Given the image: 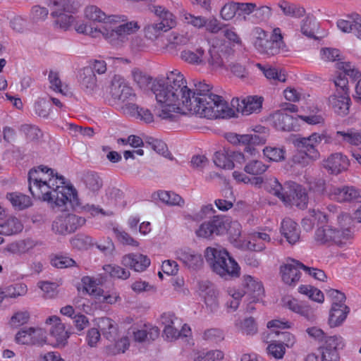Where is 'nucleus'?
<instances>
[{
  "label": "nucleus",
  "instance_id": "obj_15",
  "mask_svg": "<svg viewBox=\"0 0 361 361\" xmlns=\"http://www.w3.org/2000/svg\"><path fill=\"white\" fill-rule=\"evenodd\" d=\"M323 166L330 173L337 175L347 170L349 160L341 153H334L324 161Z\"/></svg>",
  "mask_w": 361,
  "mask_h": 361
},
{
  "label": "nucleus",
  "instance_id": "obj_42",
  "mask_svg": "<svg viewBox=\"0 0 361 361\" xmlns=\"http://www.w3.org/2000/svg\"><path fill=\"white\" fill-rule=\"evenodd\" d=\"M264 156L270 161H281L285 160L286 151L283 147H266L263 149Z\"/></svg>",
  "mask_w": 361,
  "mask_h": 361
},
{
  "label": "nucleus",
  "instance_id": "obj_62",
  "mask_svg": "<svg viewBox=\"0 0 361 361\" xmlns=\"http://www.w3.org/2000/svg\"><path fill=\"white\" fill-rule=\"evenodd\" d=\"M113 231L118 240L122 244L134 247H137L139 245V243L125 231L120 230L118 228H114Z\"/></svg>",
  "mask_w": 361,
  "mask_h": 361
},
{
  "label": "nucleus",
  "instance_id": "obj_27",
  "mask_svg": "<svg viewBox=\"0 0 361 361\" xmlns=\"http://www.w3.org/2000/svg\"><path fill=\"white\" fill-rule=\"evenodd\" d=\"M243 285L247 289L245 293L250 294L253 301H258L263 296L264 290L262 284L254 279L251 276L247 275L243 276Z\"/></svg>",
  "mask_w": 361,
  "mask_h": 361
},
{
  "label": "nucleus",
  "instance_id": "obj_25",
  "mask_svg": "<svg viewBox=\"0 0 361 361\" xmlns=\"http://www.w3.org/2000/svg\"><path fill=\"white\" fill-rule=\"evenodd\" d=\"M48 6L53 10L51 16L63 13H72L78 8L79 4L76 0H49Z\"/></svg>",
  "mask_w": 361,
  "mask_h": 361
},
{
  "label": "nucleus",
  "instance_id": "obj_60",
  "mask_svg": "<svg viewBox=\"0 0 361 361\" xmlns=\"http://www.w3.org/2000/svg\"><path fill=\"white\" fill-rule=\"evenodd\" d=\"M190 42V37L187 35L173 33L169 38L167 47L171 49L176 48L178 46L188 44Z\"/></svg>",
  "mask_w": 361,
  "mask_h": 361
},
{
  "label": "nucleus",
  "instance_id": "obj_1",
  "mask_svg": "<svg viewBox=\"0 0 361 361\" xmlns=\"http://www.w3.org/2000/svg\"><path fill=\"white\" fill-rule=\"evenodd\" d=\"M157 82H164V85L180 94L183 107L189 109L192 114L209 119L231 117L234 114L222 97L212 92L210 85L199 82L191 90L188 87L183 75L178 70L169 72L165 78Z\"/></svg>",
  "mask_w": 361,
  "mask_h": 361
},
{
  "label": "nucleus",
  "instance_id": "obj_39",
  "mask_svg": "<svg viewBox=\"0 0 361 361\" xmlns=\"http://www.w3.org/2000/svg\"><path fill=\"white\" fill-rule=\"evenodd\" d=\"M85 15L87 19L98 23H106L110 18L104 12L96 6H87L85 10Z\"/></svg>",
  "mask_w": 361,
  "mask_h": 361
},
{
  "label": "nucleus",
  "instance_id": "obj_26",
  "mask_svg": "<svg viewBox=\"0 0 361 361\" xmlns=\"http://www.w3.org/2000/svg\"><path fill=\"white\" fill-rule=\"evenodd\" d=\"M150 10L160 20L159 25L169 30L176 25V17L169 11L161 6H152Z\"/></svg>",
  "mask_w": 361,
  "mask_h": 361
},
{
  "label": "nucleus",
  "instance_id": "obj_61",
  "mask_svg": "<svg viewBox=\"0 0 361 361\" xmlns=\"http://www.w3.org/2000/svg\"><path fill=\"white\" fill-rule=\"evenodd\" d=\"M151 148L157 152L158 154H161L163 157L173 160V157L171 152L169 151L167 145L165 142L159 140H154L151 142H149Z\"/></svg>",
  "mask_w": 361,
  "mask_h": 361
},
{
  "label": "nucleus",
  "instance_id": "obj_14",
  "mask_svg": "<svg viewBox=\"0 0 361 361\" xmlns=\"http://www.w3.org/2000/svg\"><path fill=\"white\" fill-rule=\"evenodd\" d=\"M329 104L336 114L345 116L349 112L350 98L348 92L340 94L338 90L329 97Z\"/></svg>",
  "mask_w": 361,
  "mask_h": 361
},
{
  "label": "nucleus",
  "instance_id": "obj_36",
  "mask_svg": "<svg viewBox=\"0 0 361 361\" xmlns=\"http://www.w3.org/2000/svg\"><path fill=\"white\" fill-rule=\"evenodd\" d=\"M0 233L5 235L16 234L23 229V225L20 220L15 216L8 217L5 222L0 224Z\"/></svg>",
  "mask_w": 361,
  "mask_h": 361
},
{
  "label": "nucleus",
  "instance_id": "obj_34",
  "mask_svg": "<svg viewBox=\"0 0 361 361\" xmlns=\"http://www.w3.org/2000/svg\"><path fill=\"white\" fill-rule=\"evenodd\" d=\"M314 240L319 245L331 246L333 245V226L319 227L314 233Z\"/></svg>",
  "mask_w": 361,
  "mask_h": 361
},
{
  "label": "nucleus",
  "instance_id": "obj_9",
  "mask_svg": "<svg viewBox=\"0 0 361 361\" xmlns=\"http://www.w3.org/2000/svg\"><path fill=\"white\" fill-rule=\"evenodd\" d=\"M139 26L136 22L131 21L121 24L115 28H104L102 35L110 41L111 43L116 44L117 41L124 42L127 39V35L135 33Z\"/></svg>",
  "mask_w": 361,
  "mask_h": 361
},
{
  "label": "nucleus",
  "instance_id": "obj_43",
  "mask_svg": "<svg viewBox=\"0 0 361 361\" xmlns=\"http://www.w3.org/2000/svg\"><path fill=\"white\" fill-rule=\"evenodd\" d=\"M32 247V241L27 239L9 244L6 250L12 254L20 255L28 252Z\"/></svg>",
  "mask_w": 361,
  "mask_h": 361
},
{
  "label": "nucleus",
  "instance_id": "obj_29",
  "mask_svg": "<svg viewBox=\"0 0 361 361\" xmlns=\"http://www.w3.org/2000/svg\"><path fill=\"white\" fill-rule=\"evenodd\" d=\"M98 326L104 337L110 341H116L118 338V329L116 323L108 317L99 319Z\"/></svg>",
  "mask_w": 361,
  "mask_h": 361
},
{
  "label": "nucleus",
  "instance_id": "obj_64",
  "mask_svg": "<svg viewBox=\"0 0 361 361\" xmlns=\"http://www.w3.org/2000/svg\"><path fill=\"white\" fill-rule=\"evenodd\" d=\"M237 2L231 1L222 7L220 14L224 20H229L237 15Z\"/></svg>",
  "mask_w": 361,
  "mask_h": 361
},
{
  "label": "nucleus",
  "instance_id": "obj_46",
  "mask_svg": "<svg viewBox=\"0 0 361 361\" xmlns=\"http://www.w3.org/2000/svg\"><path fill=\"white\" fill-rule=\"evenodd\" d=\"M52 17L55 18L54 20V27L63 31L67 30L74 20V17L72 15L66 13H59Z\"/></svg>",
  "mask_w": 361,
  "mask_h": 361
},
{
  "label": "nucleus",
  "instance_id": "obj_5",
  "mask_svg": "<svg viewBox=\"0 0 361 361\" xmlns=\"http://www.w3.org/2000/svg\"><path fill=\"white\" fill-rule=\"evenodd\" d=\"M228 219L225 216H214L209 220L203 222L196 231L200 238L213 239L214 236L224 234L228 231Z\"/></svg>",
  "mask_w": 361,
  "mask_h": 361
},
{
  "label": "nucleus",
  "instance_id": "obj_44",
  "mask_svg": "<svg viewBox=\"0 0 361 361\" xmlns=\"http://www.w3.org/2000/svg\"><path fill=\"white\" fill-rule=\"evenodd\" d=\"M318 29L319 23L315 19L307 17L302 20L301 32L309 38L316 39L315 33L317 32Z\"/></svg>",
  "mask_w": 361,
  "mask_h": 361
},
{
  "label": "nucleus",
  "instance_id": "obj_51",
  "mask_svg": "<svg viewBox=\"0 0 361 361\" xmlns=\"http://www.w3.org/2000/svg\"><path fill=\"white\" fill-rule=\"evenodd\" d=\"M166 31H168L167 29L162 27L157 23L149 24L144 29L145 36L152 41L157 39L161 35L162 32Z\"/></svg>",
  "mask_w": 361,
  "mask_h": 361
},
{
  "label": "nucleus",
  "instance_id": "obj_19",
  "mask_svg": "<svg viewBox=\"0 0 361 361\" xmlns=\"http://www.w3.org/2000/svg\"><path fill=\"white\" fill-rule=\"evenodd\" d=\"M121 264L126 267H130L135 271H144L149 265L150 259L147 255L139 253H130L124 255L121 259Z\"/></svg>",
  "mask_w": 361,
  "mask_h": 361
},
{
  "label": "nucleus",
  "instance_id": "obj_23",
  "mask_svg": "<svg viewBox=\"0 0 361 361\" xmlns=\"http://www.w3.org/2000/svg\"><path fill=\"white\" fill-rule=\"evenodd\" d=\"M280 232L290 244H295L300 239V229L298 224L291 219H284L281 224Z\"/></svg>",
  "mask_w": 361,
  "mask_h": 361
},
{
  "label": "nucleus",
  "instance_id": "obj_41",
  "mask_svg": "<svg viewBox=\"0 0 361 361\" xmlns=\"http://www.w3.org/2000/svg\"><path fill=\"white\" fill-rule=\"evenodd\" d=\"M256 66L263 72L264 76L269 80H277L282 82L286 81V75L282 73L281 71H279L275 68L269 66H264L260 63H257Z\"/></svg>",
  "mask_w": 361,
  "mask_h": 361
},
{
  "label": "nucleus",
  "instance_id": "obj_24",
  "mask_svg": "<svg viewBox=\"0 0 361 361\" xmlns=\"http://www.w3.org/2000/svg\"><path fill=\"white\" fill-rule=\"evenodd\" d=\"M350 312V308L347 305H341L336 303L332 304L329 311L328 324L330 327L341 326Z\"/></svg>",
  "mask_w": 361,
  "mask_h": 361
},
{
  "label": "nucleus",
  "instance_id": "obj_53",
  "mask_svg": "<svg viewBox=\"0 0 361 361\" xmlns=\"http://www.w3.org/2000/svg\"><path fill=\"white\" fill-rule=\"evenodd\" d=\"M279 6L286 16L300 18L305 14V9L303 8L298 7L295 5L290 4L286 1L280 3Z\"/></svg>",
  "mask_w": 361,
  "mask_h": 361
},
{
  "label": "nucleus",
  "instance_id": "obj_63",
  "mask_svg": "<svg viewBox=\"0 0 361 361\" xmlns=\"http://www.w3.org/2000/svg\"><path fill=\"white\" fill-rule=\"evenodd\" d=\"M129 342L127 337H123L113 345H109L106 347L109 354L116 355L120 353H124L128 348Z\"/></svg>",
  "mask_w": 361,
  "mask_h": 361
},
{
  "label": "nucleus",
  "instance_id": "obj_35",
  "mask_svg": "<svg viewBox=\"0 0 361 361\" xmlns=\"http://www.w3.org/2000/svg\"><path fill=\"white\" fill-rule=\"evenodd\" d=\"M354 238V231L341 229L333 226V245L338 247L346 245Z\"/></svg>",
  "mask_w": 361,
  "mask_h": 361
},
{
  "label": "nucleus",
  "instance_id": "obj_10",
  "mask_svg": "<svg viewBox=\"0 0 361 361\" xmlns=\"http://www.w3.org/2000/svg\"><path fill=\"white\" fill-rule=\"evenodd\" d=\"M329 196L338 202H361V190L353 186L332 187Z\"/></svg>",
  "mask_w": 361,
  "mask_h": 361
},
{
  "label": "nucleus",
  "instance_id": "obj_20",
  "mask_svg": "<svg viewBox=\"0 0 361 361\" xmlns=\"http://www.w3.org/2000/svg\"><path fill=\"white\" fill-rule=\"evenodd\" d=\"M46 324L52 325L49 331L50 336L55 338L58 345H64L69 337V334L65 329V326L61 323L57 316H51L46 319Z\"/></svg>",
  "mask_w": 361,
  "mask_h": 361
},
{
  "label": "nucleus",
  "instance_id": "obj_18",
  "mask_svg": "<svg viewBox=\"0 0 361 361\" xmlns=\"http://www.w3.org/2000/svg\"><path fill=\"white\" fill-rule=\"evenodd\" d=\"M346 20H338V27L343 32L352 33L361 40V16L355 13L348 16Z\"/></svg>",
  "mask_w": 361,
  "mask_h": 361
},
{
  "label": "nucleus",
  "instance_id": "obj_38",
  "mask_svg": "<svg viewBox=\"0 0 361 361\" xmlns=\"http://www.w3.org/2000/svg\"><path fill=\"white\" fill-rule=\"evenodd\" d=\"M82 181L86 188L92 192L98 191L103 185L102 178L94 172L86 173L82 178Z\"/></svg>",
  "mask_w": 361,
  "mask_h": 361
},
{
  "label": "nucleus",
  "instance_id": "obj_56",
  "mask_svg": "<svg viewBox=\"0 0 361 361\" xmlns=\"http://www.w3.org/2000/svg\"><path fill=\"white\" fill-rule=\"evenodd\" d=\"M267 169L268 166L258 160L250 161L244 167L245 171L251 175H261L264 173Z\"/></svg>",
  "mask_w": 361,
  "mask_h": 361
},
{
  "label": "nucleus",
  "instance_id": "obj_31",
  "mask_svg": "<svg viewBox=\"0 0 361 361\" xmlns=\"http://www.w3.org/2000/svg\"><path fill=\"white\" fill-rule=\"evenodd\" d=\"M13 207L17 210H23L32 205V201L29 196L18 192H8L6 195Z\"/></svg>",
  "mask_w": 361,
  "mask_h": 361
},
{
  "label": "nucleus",
  "instance_id": "obj_30",
  "mask_svg": "<svg viewBox=\"0 0 361 361\" xmlns=\"http://www.w3.org/2000/svg\"><path fill=\"white\" fill-rule=\"evenodd\" d=\"M294 259L292 261L293 263L288 264L281 267V272L282 274V280L284 283L288 285H295L300 277V272L298 268H300L299 265L294 262Z\"/></svg>",
  "mask_w": 361,
  "mask_h": 361
},
{
  "label": "nucleus",
  "instance_id": "obj_58",
  "mask_svg": "<svg viewBox=\"0 0 361 361\" xmlns=\"http://www.w3.org/2000/svg\"><path fill=\"white\" fill-rule=\"evenodd\" d=\"M20 131L30 141L37 140L42 136L41 130L37 126L30 124L22 125Z\"/></svg>",
  "mask_w": 361,
  "mask_h": 361
},
{
  "label": "nucleus",
  "instance_id": "obj_48",
  "mask_svg": "<svg viewBox=\"0 0 361 361\" xmlns=\"http://www.w3.org/2000/svg\"><path fill=\"white\" fill-rule=\"evenodd\" d=\"M337 135L343 137V141L350 145L358 146L361 144V133L357 130L349 129L346 132L337 131Z\"/></svg>",
  "mask_w": 361,
  "mask_h": 361
},
{
  "label": "nucleus",
  "instance_id": "obj_50",
  "mask_svg": "<svg viewBox=\"0 0 361 361\" xmlns=\"http://www.w3.org/2000/svg\"><path fill=\"white\" fill-rule=\"evenodd\" d=\"M83 289L91 295L99 297L104 290L97 286L94 280L90 276H84L82 279Z\"/></svg>",
  "mask_w": 361,
  "mask_h": 361
},
{
  "label": "nucleus",
  "instance_id": "obj_33",
  "mask_svg": "<svg viewBox=\"0 0 361 361\" xmlns=\"http://www.w3.org/2000/svg\"><path fill=\"white\" fill-rule=\"evenodd\" d=\"M180 57L183 61L191 64L202 65L206 63L204 51L201 47L197 48L195 51L184 49L180 52Z\"/></svg>",
  "mask_w": 361,
  "mask_h": 361
},
{
  "label": "nucleus",
  "instance_id": "obj_55",
  "mask_svg": "<svg viewBox=\"0 0 361 361\" xmlns=\"http://www.w3.org/2000/svg\"><path fill=\"white\" fill-rule=\"evenodd\" d=\"M271 8L267 6H257L255 4V8L252 14V20L255 22L267 21L271 16Z\"/></svg>",
  "mask_w": 361,
  "mask_h": 361
},
{
  "label": "nucleus",
  "instance_id": "obj_3",
  "mask_svg": "<svg viewBox=\"0 0 361 361\" xmlns=\"http://www.w3.org/2000/svg\"><path fill=\"white\" fill-rule=\"evenodd\" d=\"M283 45V37L279 27L274 29L269 37L265 31L260 30L254 42V46L259 52L269 56L278 54Z\"/></svg>",
  "mask_w": 361,
  "mask_h": 361
},
{
  "label": "nucleus",
  "instance_id": "obj_17",
  "mask_svg": "<svg viewBox=\"0 0 361 361\" xmlns=\"http://www.w3.org/2000/svg\"><path fill=\"white\" fill-rule=\"evenodd\" d=\"M269 121L279 130L291 131L294 130L295 119L290 115L279 110L270 115Z\"/></svg>",
  "mask_w": 361,
  "mask_h": 361
},
{
  "label": "nucleus",
  "instance_id": "obj_22",
  "mask_svg": "<svg viewBox=\"0 0 361 361\" xmlns=\"http://www.w3.org/2000/svg\"><path fill=\"white\" fill-rule=\"evenodd\" d=\"M206 63L214 69L227 68V63L229 60L227 54L224 51H220L219 48L213 47L209 49L208 54L204 56Z\"/></svg>",
  "mask_w": 361,
  "mask_h": 361
},
{
  "label": "nucleus",
  "instance_id": "obj_8",
  "mask_svg": "<svg viewBox=\"0 0 361 361\" xmlns=\"http://www.w3.org/2000/svg\"><path fill=\"white\" fill-rule=\"evenodd\" d=\"M54 177L40 174V171L35 168L30 170L28 173L29 190L32 195L37 199H41L44 195L43 191H48L54 185L52 182Z\"/></svg>",
  "mask_w": 361,
  "mask_h": 361
},
{
  "label": "nucleus",
  "instance_id": "obj_59",
  "mask_svg": "<svg viewBox=\"0 0 361 361\" xmlns=\"http://www.w3.org/2000/svg\"><path fill=\"white\" fill-rule=\"evenodd\" d=\"M267 353L275 359L283 358L286 353V347L281 342L273 341L267 348Z\"/></svg>",
  "mask_w": 361,
  "mask_h": 361
},
{
  "label": "nucleus",
  "instance_id": "obj_54",
  "mask_svg": "<svg viewBox=\"0 0 361 361\" xmlns=\"http://www.w3.org/2000/svg\"><path fill=\"white\" fill-rule=\"evenodd\" d=\"M132 76L134 82L140 89L147 88L152 82V78L138 68H134L132 71Z\"/></svg>",
  "mask_w": 361,
  "mask_h": 361
},
{
  "label": "nucleus",
  "instance_id": "obj_28",
  "mask_svg": "<svg viewBox=\"0 0 361 361\" xmlns=\"http://www.w3.org/2000/svg\"><path fill=\"white\" fill-rule=\"evenodd\" d=\"M220 265L223 267L224 273H216L221 277H238L240 276V267L227 252V257H220Z\"/></svg>",
  "mask_w": 361,
  "mask_h": 361
},
{
  "label": "nucleus",
  "instance_id": "obj_57",
  "mask_svg": "<svg viewBox=\"0 0 361 361\" xmlns=\"http://www.w3.org/2000/svg\"><path fill=\"white\" fill-rule=\"evenodd\" d=\"M229 153L217 152L214 154V164L224 169H232L234 167V164L229 157Z\"/></svg>",
  "mask_w": 361,
  "mask_h": 361
},
{
  "label": "nucleus",
  "instance_id": "obj_13",
  "mask_svg": "<svg viewBox=\"0 0 361 361\" xmlns=\"http://www.w3.org/2000/svg\"><path fill=\"white\" fill-rule=\"evenodd\" d=\"M176 259L181 261L189 269L197 270L203 266V259L201 254L196 252L189 247L179 248L176 251Z\"/></svg>",
  "mask_w": 361,
  "mask_h": 361
},
{
  "label": "nucleus",
  "instance_id": "obj_4",
  "mask_svg": "<svg viewBox=\"0 0 361 361\" xmlns=\"http://www.w3.org/2000/svg\"><path fill=\"white\" fill-rule=\"evenodd\" d=\"M44 195L40 200L48 202H54L56 206L61 207L67 202L73 205L78 204V195L72 186L56 185L48 191H43Z\"/></svg>",
  "mask_w": 361,
  "mask_h": 361
},
{
  "label": "nucleus",
  "instance_id": "obj_47",
  "mask_svg": "<svg viewBox=\"0 0 361 361\" xmlns=\"http://www.w3.org/2000/svg\"><path fill=\"white\" fill-rule=\"evenodd\" d=\"M104 269L114 278L126 280L130 276L128 270L116 264H106L104 266Z\"/></svg>",
  "mask_w": 361,
  "mask_h": 361
},
{
  "label": "nucleus",
  "instance_id": "obj_6",
  "mask_svg": "<svg viewBox=\"0 0 361 361\" xmlns=\"http://www.w3.org/2000/svg\"><path fill=\"white\" fill-rule=\"evenodd\" d=\"M111 99L114 104H123L128 101H133L136 94L133 89L118 75H115L110 86Z\"/></svg>",
  "mask_w": 361,
  "mask_h": 361
},
{
  "label": "nucleus",
  "instance_id": "obj_37",
  "mask_svg": "<svg viewBox=\"0 0 361 361\" xmlns=\"http://www.w3.org/2000/svg\"><path fill=\"white\" fill-rule=\"evenodd\" d=\"M80 80L81 85L90 92L97 87V77L90 68L85 67L81 70Z\"/></svg>",
  "mask_w": 361,
  "mask_h": 361
},
{
  "label": "nucleus",
  "instance_id": "obj_32",
  "mask_svg": "<svg viewBox=\"0 0 361 361\" xmlns=\"http://www.w3.org/2000/svg\"><path fill=\"white\" fill-rule=\"evenodd\" d=\"M286 185H288V183L283 187L276 178H272L266 183L265 188L270 193L278 197L283 202H288L290 200V195L286 190Z\"/></svg>",
  "mask_w": 361,
  "mask_h": 361
},
{
  "label": "nucleus",
  "instance_id": "obj_12",
  "mask_svg": "<svg viewBox=\"0 0 361 361\" xmlns=\"http://www.w3.org/2000/svg\"><path fill=\"white\" fill-rule=\"evenodd\" d=\"M231 105L238 112L243 115H250L261 109L262 99L257 96H249L240 101L238 98H235L231 100Z\"/></svg>",
  "mask_w": 361,
  "mask_h": 361
},
{
  "label": "nucleus",
  "instance_id": "obj_2",
  "mask_svg": "<svg viewBox=\"0 0 361 361\" xmlns=\"http://www.w3.org/2000/svg\"><path fill=\"white\" fill-rule=\"evenodd\" d=\"M156 99L162 106V109L158 114V116L169 121H176L179 113L186 114L189 109H185L182 104V97L168 86L164 85V82L156 81L152 88Z\"/></svg>",
  "mask_w": 361,
  "mask_h": 361
},
{
  "label": "nucleus",
  "instance_id": "obj_45",
  "mask_svg": "<svg viewBox=\"0 0 361 361\" xmlns=\"http://www.w3.org/2000/svg\"><path fill=\"white\" fill-rule=\"evenodd\" d=\"M158 197L161 202L169 205L183 206L184 204L183 199L173 192L161 191L158 193Z\"/></svg>",
  "mask_w": 361,
  "mask_h": 361
},
{
  "label": "nucleus",
  "instance_id": "obj_49",
  "mask_svg": "<svg viewBox=\"0 0 361 361\" xmlns=\"http://www.w3.org/2000/svg\"><path fill=\"white\" fill-rule=\"evenodd\" d=\"M334 221L335 227L339 228L341 229H348L354 231L353 219L349 214L345 212H340L336 215Z\"/></svg>",
  "mask_w": 361,
  "mask_h": 361
},
{
  "label": "nucleus",
  "instance_id": "obj_21",
  "mask_svg": "<svg viewBox=\"0 0 361 361\" xmlns=\"http://www.w3.org/2000/svg\"><path fill=\"white\" fill-rule=\"evenodd\" d=\"M227 257V251L222 248L208 247L204 251V257L212 271L215 273H224L220 265V257Z\"/></svg>",
  "mask_w": 361,
  "mask_h": 361
},
{
  "label": "nucleus",
  "instance_id": "obj_11",
  "mask_svg": "<svg viewBox=\"0 0 361 361\" xmlns=\"http://www.w3.org/2000/svg\"><path fill=\"white\" fill-rule=\"evenodd\" d=\"M343 346L341 336H334L326 338L324 345L321 347L322 361H339L338 349Z\"/></svg>",
  "mask_w": 361,
  "mask_h": 361
},
{
  "label": "nucleus",
  "instance_id": "obj_52",
  "mask_svg": "<svg viewBox=\"0 0 361 361\" xmlns=\"http://www.w3.org/2000/svg\"><path fill=\"white\" fill-rule=\"evenodd\" d=\"M299 292L307 295L309 298L314 301L318 302H323L324 301L322 292L313 286L302 285L299 287Z\"/></svg>",
  "mask_w": 361,
  "mask_h": 361
},
{
  "label": "nucleus",
  "instance_id": "obj_40",
  "mask_svg": "<svg viewBox=\"0 0 361 361\" xmlns=\"http://www.w3.org/2000/svg\"><path fill=\"white\" fill-rule=\"evenodd\" d=\"M255 8V3L237 2V17L244 21H252V14Z\"/></svg>",
  "mask_w": 361,
  "mask_h": 361
},
{
  "label": "nucleus",
  "instance_id": "obj_7",
  "mask_svg": "<svg viewBox=\"0 0 361 361\" xmlns=\"http://www.w3.org/2000/svg\"><path fill=\"white\" fill-rule=\"evenodd\" d=\"M85 222L83 217L73 214H63L53 221L52 230L61 235L70 234L85 225Z\"/></svg>",
  "mask_w": 361,
  "mask_h": 361
},
{
  "label": "nucleus",
  "instance_id": "obj_16",
  "mask_svg": "<svg viewBox=\"0 0 361 361\" xmlns=\"http://www.w3.org/2000/svg\"><path fill=\"white\" fill-rule=\"evenodd\" d=\"M288 195H290V200L287 202H292V204L295 205L300 209H305L307 207L309 201L308 195L305 188L295 183H288Z\"/></svg>",
  "mask_w": 361,
  "mask_h": 361
}]
</instances>
